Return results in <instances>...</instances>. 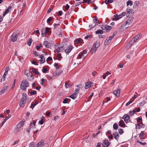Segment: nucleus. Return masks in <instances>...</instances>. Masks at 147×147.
Listing matches in <instances>:
<instances>
[{
  "instance_id": "34",
  "label": "nucleus",
  "mask_w": 147,
  "mask_h": 147,
  "mask_svg": "<svg viewBox=\"0 0 147 147\" xmlns=\"http://www.w3.org/2000/svg\"><path fill=\"white\" fill-rule=\"evenodd\" d=\"M32 41L31 38H30L29 39V41L28 42V46H30L31 45V43Z\"/></svg>"
},
{
  "instance_id": "57",
  "label": "nucleus",
  "mask_w": 147,
  "mask_h": 147,
  "mask_svg": "<svg viewBox=\"0 0 147 147\" xmlns=\"http://www.w3.org/2000/svg\"><path fill=\"white\" fill-rule=\"evenodd\" d=\"M134 4L136 6H138L139 5V2L138 1H136L134 3Z\"/></svg>"
},
{
  "instance_id": "18",
  "label": "nucleus",
  "mask_w": 147,
  "mask_h": 147,
  "mask_svg": "<svg viewBox=\"0 0 147 147\" xmlns=\"http://www.w3.org/2000/svg\"><path fill=\"white\" fill-rule=\"evenodd\" d=\"M113 135L114 138L117 140H119V134L117 132H114L113 134Z\"/></svg>"
},
{
  "instance_id": "27",
  "label": "nucleus",
  "mask_w": 147,
  "mask_h": 147,
  "mask_svg": "<svg viewBox=\"0 0 147 147\" xmlns=\"http://www.w3.org/2000/svg\"><path fill=\"white\" fill-rule=\"evenodd\" d=\"M69 97L72 98L74 100H75L77 97V96L76 94L73 93L71 95L69 96Z\"/></svg>"
},
{
  "instance_id": "41",
  "label": "nucleus",
  "mask_w": 147,
  "mask_h": 147,
  "mask_svg": "<svg viewBox=\"0 0 147 147\" xmlns=\"http://www.w3.org/2000/svg\"><path fill=\"white\" fill-rule=\"evenodd\" d=\"M62 72V71H61L60 72L58 71V70H57L56 72V75H59Z\"/></svg>"
},
{
  "instance_id": "47",
  "label": "nucleus",
  "mask_w": 147,
  "mask_h": 147,
  "mask_svg": "<svg viewBox=\"0 0 147 147\" xmlns=\"http://www.w3.org/2000/svg\"><path fill=\"white\" fill-rule=\"evenodd\" d=\"M137 143H139L140 144H141L142 145H144L146 144V142H144V143L141 142H140L139 140H137Z\"/></svg>"
},
{
  "instance_id": "12",
  "label": "nucleus",
  "mask_w": 147,
  "mask_h": 147,
  "mask_svg": "<svg viewBox=\"0 0 147 147\" xmlns=\"http://www.w3.org/2000/svg\"><path fill=\"white\" fill-rule=\"evenodd\" d=\"M122 118L124 119V121L126 123H127L129 121L130 117L129 115L125 114L123 117Z\"/></svg>"
},
{
  "instance_id": "26",
  "label": "nucleus",
  "mask_w": 147,
  "mask_h": 147,
  "mask_svg": "<svg viewBox=\"0 0 147 147\" xmlns=\"http://www.w3.org/2000/svg\"><path fill=\"white\" fill-rule=\"evenodd\" d=\"M85 57V56L84 54L82 53H80L79 55H78V58H83Z\"/></svg>"
},
{
  "instance_id": "3",
  "label": "nucleus",
  "mask_w": 147,
  "mask_h": 147,
  "mask_svg": "<svg viewBox=\"0 0 147 147\" xmlns=\"http://www.w3.org/2000/svg\"><path fill=\"white\" fill-rule=\"evenodd\" d=\"M29 84L28 82L25 80H22L21 83L20 88L23 90H26V88L29 86Z\"/></svg>"
},
{
  "instance_id": "17",
  "label": "nucleus",
  "mask_w": 147,
  "mask_h": 147,
  "mask_svg": "<svg viewBox=\"0 0 147 147\" xmlns=\"http://www.w3.org/2000/svg\"><path fill=\"white\" fill-rule=\"evenodd\" d=\"M85 84V86L84 88L86 89H87L92 86V83L91 82H86Z\"/></svg>"
},
{
  "instance_id": "55",
  "label": "nucleus",
  "mask_w": 147,
  "mask_h": 147,
  "mask_svg": "<svg viewBox=\"0 0 147 147\" xmlns=\"http://www.w3.org/2000/svg\"><path fill=\"white\" fill-rule=\"evenodd\" d=\"M34 142H31L29 145V147H34Z\"/></svg>"
},
{
  "instance_id": "43",
  "label": "nucleus",
  "mask_w": 147,
  "mask_h": 147,
  "mask_svg": "<svg viewBox=\"0 0 147 147\" xmlns=\"http://www.w3.org/2000/svg\"><path fill=\"white\" fill-rule=\"evenodd\" d=\"M50 28H46L45 30L46 33H48L49 32V30Z\"/></svg>"
},
{
  "instance_id": "59",
  "label": "nucleus",
  "mask_w": 147,
  "mask_h": 147,
  "mask_svg": "<svg viewBox=\"0 0 147 147\" xmlns=\"http://www.w3.org/2000/svg\"><path fill=\"white\" fill-rule=\"evenodd\" d=\"M44 122V121L43 119H42L40 121H39V123L40 125H42Z\"/></svg>"
},
{
  "instance_id": "58",
  "label": "nucleus",
  "mask_w": 147,
  "mask_h": 147,
  "mask_svg": "<svg viewBox=\"0 0 147 147\" xmlns=\"http://www.w3.org/2000/svg\"><path fill=\"white\" fill-rule=\"evenodd\" d=\"M36 123V121L34 120L33 122H32L30 123V126H32L33 125H35Z\"/></svg>"
},
{
  "instance_id": "13",
  "label": "nucleus",
  "mask_w": 147,
  "mask_h": 147,
  "mask_svg": "<svg viewBox=\"0 0 147 147\" xmlns=\"http://www.w3.org/2000/svg\"><path fill=\"white\" fill-rule=\"evenodd\" d=\"M8 88L9 86H4L2 90L0 91V95H2L4 93Z\"/></svg>"
},
{
  "instance_id": "53",
  "label": "nucleus",
  "mask_w": 147,
  "mask_h": 147,
  "mask_svg": "<svg viewBox=\"0 0 147 147\" xmlns=\"http://www.w3.org/2000/svg\"><path fill=\"white\" fill-rule=\"evenodd\" d=\"M7 120V119H3V121L2 122L1 125V126H2L3 125V124H4V123H5V122H6V120Z\"/></svg>"
},
{
  "instance_id": "8",
  "label": "nucleus",
  "mask_w": 147,
  "mask_h": 147,
  "mask_svg": "<svg viewBox=\"0 0 147 147\" xmlns=\"http://www.w3.org/2000/svg\"><path fill=\"white\" fill-rule=\"evenodd\" d=\"M101 28L103 30H106L107 32H109L112 28L111 27L109 26L105 25L102 26L101 27Z\"/></svg>"
},
{
  "instance_id": "23",
  "label": "nucleus",
  "mask_w": 147,
  "mask_h": 147,
  "mask_svg": "<svg viewBox=\"0 0 147 147\" xmlns=\"http://www.w3.org/2000/svg\"><path fill=\"white\" fill-rule=\"evenodd\" d=\"M123 120H121L119 122V125L121 127H123L125 126L124 123H123Z\"/></svg>"
},
{
  "instance_id": "33",
  "label": "nucleus",
  "mask_w": 147,
  "mask_h": 147,
  "mask_svg": "<svg viewBox=\"0 0 147 147\" xmlns=\"http://www.w3.org/2000/svg\"><path fill=\"white\" fill-rule=\"evenodd\" d=\"M133 11V10L132 9H131L129 8H128L127 9V11L128 13H132V12Z\"/></svg>"
},
{
  "instance_id": "5",
  "label": "nucleus",
  "mask_w": 147,
  "mask_h": 147,
  "mask_svg": "<svg viewBox=\"0 0 147 147\" xmlns=\"http://www.w3.org/2000/svg\"><path fill=\"white\" fill-rule=\"evenodd\" d=\"M43 146H45L48 147L49 145L47 144H44V140H42L37 144H36L34 147H44Z\"/></svg>"
},
{
  "instance_id": "51",
  "label": "nucleus",
  "mask_w": 147,
  "mask_h": 147,
  "mask_svg": "<svg viewBox=\"0 0 147 147\" xmlns=\"http://www.w3.org/2000/svg\"><path fill=\"white\" fill-rule=\"evenodd\" d=\"M41 82L40 83V84L42 85H44V82H45V80L44 79V78H42L41 79Z\"/></svg>"
},
{
  "instance_id": "10",
  "label": "nucleus",
  "mask_w": 147,
  "mask_h": 147,
  "mask_svg": "<svg viewBox=\"0 0 147 147\" xmlns=\"http://www.w3.org/2000/svg\"><path fill=\"white\" fill-rule=\"evenodd\" d=\"M25 121V120L24 119H23L21 121H20L16 126L17 129L20 128L23 126L24 125Z\"/></svg>"
},
{
  "instance_id": "44",
  "label": "nucleus",
  "mask_w": 147,
  "mask_h": 147,
  "mask_svg": "<svg viewBox=\"0 0 147 147\" xmlns=\"http://www.w3.org/2000/svg\"><path fill=\"white\" fill-rule=\"evenodd\" d=\"M145 103V102L144 101H142V102H140L138 106L139 107L143 106Z\"/></svg>"
},
{
  "instance_id": "6",
  "label": "nucleus",
  "mask_w": 147,
  "mask_h": 147,
  "mask_svg": "<svg viewBox=\"0 0 147 147\" xmlns=\"http://www.w3.org/2000/svg\"><path fill=\"white\" fill-rule=\"evenodd\" d=\"M61 44L62 46L60 45L57 49V52H61L64 49V46L66 44L64 42H62Z\"/></svg>"
},
{
  "instance_id": "25",
  "label": "nucleus",
  "mask_w": 147,
  "mask_h": 147,
  "mask_svg": "<svg viewBox=\"0 0 147 147\" xmlns=\"http://www.w3.org/2000/svg\"><path fill=\"white\" fill-rule=\"evenodd\" d=\"M95 33L96 34H102L103 33V31L99 29L96 30Z\"/></svg>"
},
{
  "instance_id": "40",
  "label": "nucleus",
  "mask_w": 147,
  "mask_h": 147,
  "mask_svg": "<svg viewBox=\"0 0 147 147\" xmlns=\"http://www.w3.org/2000/svg\"><path fill=\"white\" fill-rule=\"evenodd\" d=\"M46 33L45 31V30H42V36H44L46 35Z\"/></svg>"
},
{
  "instance_id": "22",
  "label": "nucleus",
  "mask_w": 147,
  "mask_h": 147,
  "mask_svg": "<svg viewBox=\"0 0 147 147\" xmlns=\"http://www.w3.org/2000/svg\"><path fill=\"white\" fill-rule=\"evenodd\" d=\"M82 39L80 38H79L78 39L77 38L74 41V42L75 43L78 44L79 43L81 42H82Z\"/></svg>"
},
{
  "instance_id": "63",
  "label": "nucleus",
  "mask_w": 147,
  "mask_h": 147,
  "mask_svg": "<svg viewBox=\"0 0 147 147\" xmlns=\"http://www.w3.org/2000/svg\"><path fill=\"white\" fill-rule=\"evenodd\" d=\"M102 143L101 142H98L97 143V145L96 146V147H100V146L101 145Z\"/></svg>"
},
{
  "instance_id": "7",
  "label": "nucleus",
  "mask_w": 147,
  "mask_h": 147,
  "mask_svg": "<svg viewBox=\"0 0 147 147\" xmlns=\"http://www.w3.org/2000/svg\"><path fill=\"white\" fill-rule=\"evenodd\" d=\"M113 38L111 36H109L108 38H107V39L105 40L104 42V44L105 45H108L111 42Z\"/></svg>"
},
{
  "instance_id": "48",
  "label": "nucleus",
  "mask_w": 147,
  "mask_h": 147,
  "mask_svg": "<svg viewBox=\"0 0 147 147\" xmlns=\"http://www.w3.org/2000/svg\"><path fill=\"white\" fill-rule=\"evenodd\" d=\"M94 94V93L93 92H92V94H91V95H90V96H89V97H88V99L87 100V101H89V100H88V99H90L89 100H90V99L92 98V97L93 95Z\"/></svg>"
},
{
  "instance_id": "54",
  "label": "nucleus",
  "mask_w": 147,
  "mask_h": 147,
  "mask_svg": "<svg viewBox=\"0 0 147 147\" xmlns=\"http://www.w3.org/2000/svg\"><path fill=\"white\" fill-rule=\"evenodd\" d=\"M93 21L94 23L96 24L98 22V20L97 18H95V19L93 20Z\"/></svg>"
},
{
  "instance_id": "64",
  "label": "nucleus",
  "mask_w": 147,
  "mask_h": 147,
  "mask_svg": "<svg viewBox=\"0 0 147 147\" xmlns=\"http://www.w3.org/2000/svg\"><path fill=\"white\" fill-rule=\"evenodd\" d=\"M137 120L138 122H140L142 121V119L140 117H138V118Z\"/></svg>"
},
{
  "instance_id": "46",
  "label": "nucleus",
  "mask_w": 147,
  "mask_h": 147,
  "mask_svg": "<svg viewBox=\"0 0 147 147\" xmlns=\"http://www.w3.org/2000/svg\"><path fill=\"white\" fill-rule=\"evenodd\" d=\"M42 72L43 73H46L47 71V70L46 68H43L42 70Z\"/></svg>"
},
{
  "instance_id": "52",
  "label": "nucleus",
  "mask_w": 147,
  "mask_h": 147,
  "mask_svg": "<svg viewBox=\"0 0 147 147\" xmlns=\"http://www.w3.org/2000/svg\"><path fill=\"white\" fill-rule=\"evenodd\" d=\"M141 127L139 124H137L136 125V128L138 129H140L141 128Z\"/></svg>"
},
{
  "instance_id": "50",
  "label": "nucleus",
  "mask_w": 147,
  "mask_h": 147,
  "mask_svg": "<svg viewBox=\"0 0 147 147\" xmlns=\"http://www.w3.org/2000/svg\"><path fill=\"white\" fill-rule=\"evenodd\" d=\"M59 24H53V26L54 27V29H55L59 26Z\"/></svg>"
},
{
  "instance_id": "32",
  "label": "nucleus",
  "mask_w": 147,
  "mask_h": 147,
  "mask_svg": "<svg viewBox=\"0 0 147 147\" xmlns=\"http://www.w3.org/2000/svg\"><path fill=\"white\" fill-rule=\"evenodd\" d=\"M28 79L30 80H32L34 79V77L32 75H29L27 76Z\"/></svg>"
},
{
  "instance_id": "9",
  "label": "nucleus",
  "mask_w": 147,
  "mask_h": 147,
  "mask_svg": "<svg viewBox=\"0 0 147 147\" xmlns=\"http://www.w3.org/2000/svg\"><path fill=\"white\" fill-rule=\"evenodd\" d=\"M40 59L38 60V62L40 64H42L45 62V58L43 54L41 55L40 57Z\"/></svg>"
},
{
  "instance_id": "37",
  "label": "nucleus",
  "mask_w": 147,
  "mask_h": 147,
  "mask_svg": "<svg viewBox=\"0 0 147 147\" xmlns=\"http://www.w3.org/2000/svg\"><path fill=\"white\" fill-rule=\"evenodd\" d=\"M80 90V89H79V88L76 89L75 90V92L74 93H73L75 94H76V95L77 94H78L79 93V92Z\"/></svg>"
},
{
  "instance_id": "42",
  "label": "nucleus",
  "mask_w": 147,
  "mask_h": 147,
  "mask_svg": "<svg viewBox=\"0 0 147 147\" xmlns=\"http://www.w3.org/2000/svg\"><path fill=\"white\" fill-rule=\"evenodd\" d=\"M84 3H87L88 4H90L91 3V0H83Z\"/></svg>"
},
{
  "instance_id": "49",
  "label": "nucleus",
  "mask_w": 147,
  "mask_h": 147,
  "mask_svg": "<svg viewBox=\"0 0 147 147\" xmlns=\"http://www.w3.org/2000/svg\"><path fill=\"white\" fill-rule=\"evenodd\" d=\"M52 19L51 17H50L49 18H48L47 20V22L48 23H49L52 20Z\"/></svg>"
},
{
  "instance_id": "61",
  "label": "nucleus",
  "mask_w": 147,
  "mask_h": 147,
  "mask_svg": "<svg viewBox=\"0 0 147 147\" xmlns=\"http://www.w3.org/2000/svg\"><path fill=\"white\" fill-rule=\"evenodd\" d=\"M133 101V100L131 101H129L126 104V106H127L129 105L130 103H131Z\"/></svg>"
},
{
  "instance_id": "38",
  "label": "nucleus",
  "mask_w": 147,
  "mask_h": 147,
  "mask_svg": "<svg viewBox=\"0 0 147 147\" xmlns=\"http://www.w3.org/2000/svg\"><path fill=\"white\" fill-rule=\"evenodd\" d=\"M36 94V91L35 90H32V91H31L30 92V94L31 95H35Z\"/></svg>"
},
{
  "instance_id": "1",
  "label": "nucleus",
  "mask_w": 147,
  "mask_h": 147,
  "mask_svg": "<svg viewBox=\"0 0 147 147\" xmlns=\"http://www.w3.org/2000/svg\"><path fill=\"white\" fill-rule=\"evenodd\" d=\"M134 18L133 17H130L128 18V20L127 21L124 23V24L121 25V27L122 28L123 30L126 29L128 27V26L130 24H131L134 20Z\"/></svg>"
},
{
  "instance_id": "56",
  "label": "nucleus",
  "mask_w": 147,
  "mask_h": 147,
  "mask_svg": "<svg viewBox=\"0 0 147 147\" xmlns=\"http://www.w3.org/2000/svg\"><path fill=\"white\" fill-rule=\"evenodd\" d=\"M52 60V58L51 57H49L46 59V61L48 62L49 61Z\"/></svg>"
},
{
  "instance_id": "20",
  "label": "nucleus",
  "mask_w": 147,
  "mask_h": 147,
  "mask_svg": "<svg viewBox=\"0 0 147 147\" xmlns=\"http://www.w3.org/2000/svg\"><path fill=\"white\" fill-rule=\"evenodd\" d=\"M72 47L71 45H69L68 47V49L65 50V52L66 53H69L70 52V51L72 50Z\"/></svg>"
},
{
  "instance_id": "45",
  "label": "nucleus",
  "mask_w": 147,
  "mask_h": 147,
  "mask_svg": "<svg viewBox=\"0 0 147 147\" xmlns=\"http://www.w3.org/2000/svg\"><path fill=\"white\" fill-rule=\"evenodd\" d=\"M120 134H122L123 132V130L122 129H120L118 130Z\"/></svg>"
},
{
  "instance_id": "39",
  "label": "nucleus",
  "mask_w": 147,
  "mask_h": 147,
  "mask_svg": "<svg viewBox=\"0 0 147 147\" xmlns=\"http://www.w3.org/2000/svg\"><path fill=\"white\" fill-rule=\"evenodd\" d=\"M123 17L121 15V14H119L118 16H117V18H115V19L116 20H119V19Z\"/></svg>"
},
{
  "instance_id": "30",
  "label": "nucleus",
  "mask_w": 147,
  "mask_h": 147,
  "mask_svg": "<svg viewBox=\"0 0 147 147\" xmlns=\"http://www.w3.org/2000/svg\"><path fill=\"white\" fill-rule=\"evenodd\" d=\"M127 6L129 5L130 6H131L133 4V2L132 1L129 0L127 2Z\"/></svg>"
},
{
  "instance_id": "31",
  "label": "nucleus",
  "mask_w": 147,
  "mask_h": 147,
  "mask_svg": "<svg viewBox=\"0 0 147 147\" xmlns=\"http://www.w3.org/2000/svg\"><path fill=\"white\" fill-rule=\"evenodd\" d=\"M32 71L33 73L37 75H39V72L37 71H36L35 69L33 68L32 69Z\"/></svg>"
},
{
  "instance_id": "62",
  "label": "nucleus",
  "mask_w": 147,
  "mask_h": 147,
  "mask_svg": "<svg viewBox=\"0 0 147 147\" xmlns=\"http://www.w3.org/2000/svg\"><path fill=\"white\" fill-rule=\"evenodd\" d=\"M62 14V11H59L58 12V15L59 16H61Z\"/></svg>"
},
{
  "instance_id": "28",
  "label": "nucleus",
  "mask_w": 147,
  "mask_h": 147,
  "mask_svg": "<svg viewBox=\"0 0 147 147\" xmlns=\"http://www.w3.org/2000/svg\"><path fill=\"white\" fill-rule=\"evenodd\" d=\"M113 2V0H105V3L106 4H108L109 3H112Z\"/></svg>"
},
{
  "instance_id": "11",
  "label": "nucleus",
  "mask_w": 147,
  "mask_h": 147,
  "mask_svg": "<svg viewBox=\"0 0 147 147\" xmlns=\"http://www.w3.org/2000/svg\"><path fill=\"white\" fill-rule=\"evenodd\" d=\"M142 36V34H138L135 36L132 40L131 41L133 42H135L139 38H140Z\"/></svg>"
},
{
  "instance_id": "29",
  "label": "nucleus",
  "mask_w": 147,
  "mask_h": 147,
  "mask_svg": "<svg viewBox=\"0 0 147 147\" xmlns=\"http://www.w3.org/2000/svg\"><path fill=\"white\" fill-rule=\"evenodd\" d=\"M118 126L117 124L116 123L114 124L113 126V128L115 130L117 129L118 128Z\"/></svg>"
},
{
  "instance_id": "14",
  "label": "nucleus",
  "mask_w": 147,
  "mask_h": 147,
  "mask_svg": "<svg viewBox=\"0 0 147 147\" xmlns=\"http://www.w3.org/2000/svg\"><path fill=\"white\" fill-rule=\"evenodd\" d=\"M120 89L119 88H118L117 90L114 91L113 92V94L117 97L120 96Z\"/></svg>"
},
{
  "instance_id": "16",
  "label": "nucleus",
  "mask_w": 147,
  "mask_h": 147,
  "mask_svg": "<svg viewBox=\"0 0 147 147\" xmlns=\"http://www.w3.org/2000/svg\"><path fill=\"white\" fill-rule=\"evenodd\" d=\"M12 7L11 6H9L8 8L5 10V11L4 12L3 16L4 17L5 15L8 13L9 11L11 10Z\"/></svg>"
},
{
  "instance_id": "60",
  "label": "nucleus",
  "mask_w": 147,
  "mask_h": 147,
  "mask_svg": "<svg viewBox=\"0 0 147 147\" xmlns=\"http://www.w3.org/2000/svg\"><path fill=\"white\" fill-rule=\"evenodd\" d=\"M65 6V8L66 9V10H68V9H69V5H68V4H66V5Z\"/></svg>"
},
{
  "instance_id": "19",
  "label": "nucleus",
  "mask_w": 147,
  "mask_h": 147,
  "mask_svg": "<svg viewBox=\"0 0 147 147\" xmlns=\"http://www.w3.org/2000/svg\"><path fill=\"white\" fill-rule=\"evenodd\" d=\"M109 142L108 140H105L102 145L104 146L105 147H107L109 145Z\"/></svg>"
},
{
  "instance_id": "36",
  "label": "nucleus",
  "mask_w": 147,
  "mask_h": 147,
  "mask_svg": "<svg viewBox=\"0 0 147 147\" xmlns=\"http://www.w3.org/2000/svg\"><path fill=\"white\" fill-rule=\"evenodd\" d=\"M68 100H70V99L68 98H65V99H64L63 101V103L64 104H65L67 103V102Z\"/></svg>"
},
{
  "instance_id": "24",
  "label": "nucleus",
  "mask_w": 147,
  "mask_h": 147,
  "mask_svg": "<svg viewBox=\"0 0 147 147\" xmlns=\"http://www.w3.org/2000/svg\"><path fill=\"white\" fill-rule=\"evenodd\" d=\"M38 103V102L36 100L33 104H32L30 106V107L32 109H33L34 107L36 105H37Z\"/></svg>"
},
{
  "instance_id": "21",
  "label": "nucleus",
  "mask_w": 147,
  "mask_h": 147,
  "mask_svg": "<svg viewBox=\"0 0 147 147\" xmlns=\"http://www.w3.org/2000/svg\"><path fill=\"white\" fill-rule=\"evenodd\" d=\"M44 44L45 46L47 48H49L51 46V44L49 43L48 41H45L44 42Z\"/></svg>"
},
{
  "instance_id": "15",
  "label": "nucleus",
  "mask_w": 147,
  "mask_h": 147,
  "mask_svg": "<svg viewBox=\"0 0 147 147\" xmlns=\"http://www.w3.org/2000/svg\"><path fill=\"white\" fill-rule=\"evenodd\" d=\"M18 36L17 34L13 33L11 36V40L13 42H14L17 40V37Z\"/></svg>"
},
{
  "instance_id": "4",
  "label": "nucleus",
  "mask_w": 147,
  "mask_h": 147,
  "mask_svg": "<svg viewBox=\"0 0 147 147\" xmlns=\"http://www.w3.org/2000/svg\"><path fill=\"white\" fill-rule=\"evenodd\" d=\"M100 45V43L96 41L94 43L93 46L94 47V48H92L91 50L92 53H94L96 52L97 49L99 47Z\"/></svg>"
},
{
  "instance_id": "35",
  "label": "nucleus",
  "mask_w": 147,
  "mask_h": 147,
  "mask_svg": "<svg viewBox=\"0 0 147 147\" xmlns=\"http://www.w3.org/2000/svg\"><path fill=\"white\" fill-rule=\"evenodd\" d=\"M62 58V57L61 56V53H59L58 54L57 57V59L58 60H60Z\"/></svg>"
},
{
  "instance_id": "2",
  "label": "nucleus",
  "mask_w": 147,
  "mask_h": 147,
  "mask_svg": "<svg viewBox=\"0 0 147 147\" xmlns=\"http://www.w3.org/2000/svg\"><path fill=\"white\" fill-rule=\"evenodd\" d=\"M26 93L22 94V98L20 101L19 105L20 107H24L25 104L26 103Z\"/></svg>"
}]
</instances>
